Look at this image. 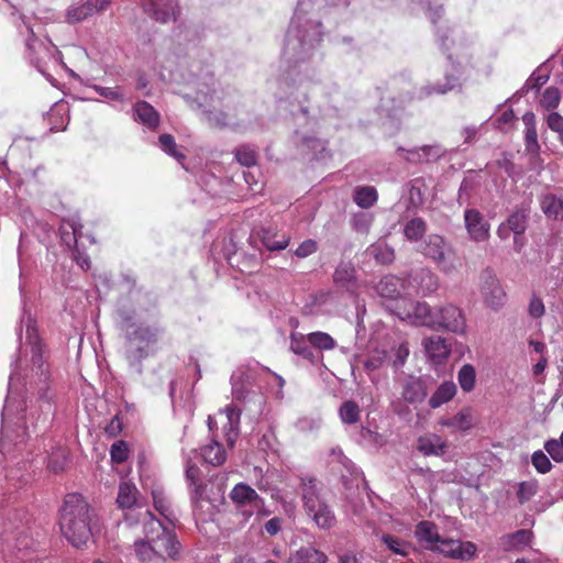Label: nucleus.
Masks as SVG:
<instances>
[{
  "instance_id": "f03ea898",
  "label": "nucleus",
  "mask_w": 563,
  "mask_h": 563,
  "mask_svg": "<svg viewBox=\"0 0 563 563\" xmlns=\"http://www.w3.org/2000/svg\"><path fill=\"white\" fill-rule=\"evenodd\" d=\"M144 515V538L134 540L132 554L136 563H177L181 559L183 545L175 532L166 528L151 510Z\"/></svg>"
},
{
  "instance_id": "cd10ccee",
  "label": "nucleus",
  "mask_w": 563,
  "mask_h": 563,
  "mask_svg": "<svg viewBox=\"0 0 563 563\" xmlns=\"http://www.w3.org/2000/svg\"><path fill=\"white\" fill-rule=\"evenodd\" d=\"M332 461L331 463H336L341 465L346 473L352 477V481L361 479L364 484V488H367V482L365 479L364 473L349 459L346 457L342 449L336 446L331 449Z\"/></svg>"
},
{
  "instance_id": "423d86ee",
  "label": "nucleus",
  "mask_w": 563,
  "mask_h": 563,
  "mask_svg": "<svg viewBox=\"0 0 563 563\" xmlns=\"http://www.w3.org/2000/svg\"><path fill=\"white\" fill-rule=\"evenodd\" d=\"M163 332L164 329L158 324H141L132 330L126 329L124 355L136 374H142V362L148 356V346L155 344Z\"/></svg>"
},
{
  "instance_id": "c9c22d12",
  "label": "nucleus",
  "mask_w": 563,
  "mask_h": 563,
  "mask_svg": "<svg viewBox=\"0 0 563 563\" xmlns=\"http://www.w3.org/2000/svg\"><path fill=\"white\" fill-rule=\"evenodd\" d=\"M367 254L373 257L377 263L388 265L395 260V251L386 242H377L367 249Z\"/></svg>"
},
{
  "instance_id": "0e129e2a",
  "label": "nucleus",
  "mask_w": 563,
  "mask_h": 563,
  "mask_svg": "<svg viewBox=\"0 0 563 563\" xmlns=\"http://www.w3.org/2000/svg\"><path fill=\"white\" fill-rule=\"evenodd\" d=\"M318 250V243L316 240L307 239L299 244L295 251V255L299 258H305L316 253Z\"/></svg>"
},
{
  "instance_id": "1a4fd4ad",
  "label": "nucleus",
  "mask_w": 563,
  "mask_h": 563,
  "mask_svg": "<svg viewBox=\"0 0 563 563\" xmlns=\"http://www.w3.org/2000/svg\"><path fill=\"white\" fill-rule=\"evenodd\" d=\"M449 33H450L449 29H446V30L437 29V36H438V42H439L440 48L442 49V52L444 54H446V58H448L449 63L451 64L452 71L445 73V76H444L445 82L444 84L428 85V86L423 87L422 90H423L424 95H427V96H430L432 93L445 95L449 91H452L455 89H457L460 91L462 89V84L460 81V77L462 75V68L459 65V63H455L453 60V54L449 52L450 45L446 44V42L450 40Z\"/></svg>"
},
{
  "instance_id": "e433bc0d",
  "label": "nucleus",
  "mask_w": 563,
  "mask_h": 563,
  "mask_svg": "<svg viewBox=\"0 0 563 563\" xmlns=\"http://www.w3.org/2000/svg\"><path fill=\"white\" fill-rule=\"evenodd\" d=\"M378 199V194L373 186L356 187L353 194V201L362 209L373 207Z\"/></svg>"
},
{
  "instance_id": "6e6552de",
  "label": "nucleus",
  "mask_w": 563,
  "mask_h": 563,
  "mask_svg": "<svg viewBox=\"0 0 563 563\" xmlns=\"http://www.w3.org/2000/svg\"><path fill=\"white\" fill-rule=\"evenodd\" d=\"M531 214V200L527 199L517 205L496 230V235L501 241L512 238V249L516 253H520L527 244L525 233L529 227Z\"/></svg>"
},
{
  "instance_id": "412c9836",
  "label": "nucleus",
  "mask_w": 563,
  "mask_h": 563,
  "mask_svg": "<svg viewBox=\"0 0 563 563\" xmlns=\"http://www.w3.org/2000/svg\"><path fill=\"white\" fill-rule=\"evenodd\" d=\"M305 510L320 529L328 530L335 525L336 518L334 512L322 499L306 507Z\"/></svg>"
},
{
  "instance_id": "f8f14e48",
  "label": "nucleus",
  "mask_w": 563,
  "mask_h": 563,
  "mask_svg": "<svg viewBox=\"0 0 563 563\" xmlns=\"http://www.w3.org/2000/svg\"><path fill=\"white\" fill-rule=\"evenodd\" d=\"M230 499L235 507L242 510L249 506L250 510H243V516L250 518L253 514L268 516L269 511L265 509V500L256 493L254 488L245 483H238L229 493Z\"/></svg>"
},
{
  "instance_id": "b1692460",
  "label": "nucleus",
  "mask_w": 563,
  "mask_h": 563,
  "mask_svg": "<svg viewBox=\"0 0 563 563\" xmlns=\"http://www.w3.org/2000/svg\"><path fill=\"white\" fill-rule=\"evenodd\" d=\"M206 490H201L200 487L191 488L190 503L192 508V515L196 521H207L213 514V505L211 500L205 496Z\"/></svg>"
},
{
  "instance_id": "49530a36",
  "label": "nucleus",
  "mask_w": 563,
  "mask_h": 563,
  "mask_svg": "<svg viewBox=\"0 0 563 563\" xmlns=\"http://www.w3.org/2000/svg\"><path fill=\"white\" fill-rule=\"evenodd\" d=\"M457 380L463 391L470 393L475 387L476 373L471 364H464L457 372Z\"/></svg>"
},
{
  "instance_id": "c756f323",
  "label": "nucleus",
  "mask_w": 563,
  "mask_h": 563,
  "mask_svg": "<svg viewBox=\"0 0 563 563\" xmlns=\"http://www.w3.org/2000/svg\"><path fill=\"white\" fill-rule=\"evenodd\" d=\"M260 238L263 245L269 251L285 250L289 244V238L285 234L278 235L277 231L273 228H262Z\"/></svg>"
},
{
  "instance_id": "58836bf2",
  "label": "nucleus",
  "mask_w": 563,
  "mask_h": 563,
  "mask_svg": "<svg viewBox=\"0 0 563 563\" xmlns=\"http://www.w3.org/2000/svg\"><path fill=\"white\" fill-rule=\"evenodd\" d=\"M153 505L154 508L162 517H164L168 522L174 523L176 520V516L170 508L169 501L166 498L163 490L154 489L152 490Z\"/></svg>"
},
{
  "instance_id": "bf43d9fd",
  "label": "nucleus",
  "mask_w": 563,
  "mask_h": 563,
  "mask_svg": "<svg viewBox=\"0 0 563 563\" xmlns=\"http://www.w3.org/2000/svg\"><path fill=\"white\" fill-rule=\"evenodd\" d=\"M528 313L533 319L542 318L545 314V306L543 300L533 294L528 305Z\"/></svg>"
},
{
  "instance_id": "6ab92c4d",
  "label": "nucleus",
  "mask_w": 563,
  "mask_h": 563,
  "mask_svg": "<svg viewBox=\"0 0 563 563\" xmlns=\"http://www.w3.org/2000/svg\"><path fill=\"white\" fill-rule=\"evenodd\" d=\"M289 338L290 351L294 354L302 357L312 365H317L322 361V353L312 349V345L309 343L307 336L299 332H291Z\"/></svg>"
},
{
  "instance_id": "052dcab7",
  "label": "nucleus",
  "mask_w": 563,
  "mask_h": 563,
  "mask_svg": "<svg viewBox=\"0 0 563 563\" xmlns=\"http://www.w3.org/2000/svg\"><path fill=\"white\" fill-rule=\"evenodd\" d=\"M128 445L124 441H117L111 445L110 456L115 463H122L128 459Z\"/></svg>"
},
{
  "instance_id": "603ef678",
  "label": "nucleus",
  "mask_w": 563,
  "mask_h": 563,
  "mask_svg": "<svg viewBox=\"0 0 563 563\" xmlns=\"http://www.w3.org/2000/svg\"><path fill=\"white\" fill-rule=\"evenodd\" d=\"M99 96L109 99L111 101L125 102L126 98L123 90L120 87H103L93 85L91 87Z\"/></svg>"
},
{
  "instance_id": "774afa93",
  "label": "nucleus",
  "mask_w": 563,
  "mask_h": 563,
  "mask_svg": "<svg viewBox=\"0 0 563 563\" xmlns=\"http://www.w3.org/2000/svg\"><path fill=\"white\" fill-rule=\"evenodd\" d=\"M89 16L82 4L73 5L67 10V20L70 23L81 22Z\"/></svg>"
},
{
  "instance_id": "0eeeda50",
  "label": "nucleus",
  "mask_w": 563,
  "mask_h": 563,
  "mask_svg": "<svg viewBox=\"0 0 563 563\" xmlns=\"http://www.w3.org/2000/svg\"><path fill=\"white\" fill-rule=\"evenodd\" d=\"M18 32L25 37V58L33 65L42 75L49 78L46 74V65L51 60H56L59 55L57 47L49 40H40L36 37L33 26L27 21L25 15H20L15 22Z\"/></svg>"
},
{
  "instance_id": "5701e85b",
  "label": "nucleus",
  "mask_w": 563,
  "mask_h": 563,
  "mask_svg": "<svg viewBox=\"0 0 563 563\" xmlns=\"http://www.w3.org/2000/svg\"><path fill=\"white\" fill-rule=\"evenodd\" d=\"M118 507L122 510H132L142 508L143 504L140 499V492L136 486L130 482H122L119 485L117 496Z\"/></svg>"
},
{
  "instance_id": "ea45409f",
  "label": "nucleus",
  "mask_w": 563,
  "mask_h": 563,
  "mask_svg": "<svg viewBox=\"0 0 563 563\" xmlns=\"http://www.w3.org/2000/svg\"><path fill=\"white\" fill-rule=\"evenodd\" d=\"M338 412L343 424H355L361 418L360 406L354 400L343 401Z\"/></svg>"
},
{
  "instance_id": "473e14b6",
  "label": "nucleus",
  "mask_w": 563,
  "mask_h": 563,
  "mask_svg": "<svg viewBox=\"0 0 563 563\" xmlns=\"http://www.w3.org/2000/svg\"><path fill=\"white\" fill-rule=\"evenodd\" d=\"M456 394V385L449 380L443 382L429 399V406L433 409L449 402Z\"/></svg>"
},
{
  "instance_id": "39448f33",
  "label": "nucleus",
  "mask_w": 563,
  "mask_h": 563,
  "mask_svg": "<svg viewBox=\"0 0 563 563\" xmlns=\"http://www.w3.org/2000/svg\"><path fill=\"white\" fill-rule=\"evenodd\" d=\"M97 519L93 509L80 494H68L60 509L59 526L63 536L75 548H80L93 536Z\"/></svg>"
},
{
  "instance_id": "f704fd0d",
  "label": "nucleus",
  "mask_w": 563,
  "mask_h": 563,
  "mask_svg": "<svg viewBox=\"0 0 563 563\" xmlns=\"http://www.w3.org/2000/svg\"><path fill=\"white\" fill-rule=\"evenodd\" d=\"M68 450L65 446L53 448L47 456V468L56 474L63 472L68 463Z\"/></svg>"
},
{
  "instance_id": "2f4dec72",
  "label": "nucleus",
  "mask_w": 563,
  "mask_h": 563,
  "mask_svg": "<svg viewBox=\"0 0 563 563\" xmlns=\"http://www.w3.org/2000/svg\"><path fill=\"white\" fill-rule=\"evenodd\" d=\"M227 422L223 426L222 430L224 433L225 441L229 446H233L235 440L239 434V424H240V411L234 407H227Z\"/></svg>"
},
{
  "instance_id": "7c9ffc66",
  "label": "nucleus",
  "mask_w": 563,
  "mask_h": 563,
  "mask_svg": "<svg viewBox=\"0 0 563 563\" xmlns=\"http://www.w3.org/2000/svg\"><path fill=\"white\" fill-rule=\"evenodd\" d=\"M301 496L303 501V508L321 500L320 488L318 486V479L310 475L300 476Z\"/></svg>"
},
{
  "instance_id": "79ce46f5",
  "label": "nucleus",
  "mask_w": 563,
  "mask_h": 563,
  "mask_svg": "<svg viewBox=\"0 0 563 563\" xmlns=\"http://www.w3.org/2000/svg\"><path fill=\"white\" fill-rule=\"evenodd\" d=\"M382 541L389 551L397 555L407 556L410 553V544L397 536L384 533Z\"/></svg>"
},
{
  "instance_id": "4468645a",
  "label": "nucleus",
  "mask_w": 563,
  "mask_h": 563,
  "mask_svg": "<svg viewBox=\"0 0 563 563\" xmlns=\"http://www.w3.org/2000/svg\"><path fill=\"white\" fill-rule=\"evenodd\" d=\"M396 152L404 161L410 164H427L437 162L445 153V151L439 144L422 145L409 150L402 146H398Z\"/></svg>"
},
{
  "instance_id": "e2e57ef3",
  "label": "nucleus",
  "mask_w": 563,
  "mask_h": 563,
  "mask_svg": "<svg viewBox=\"0 0 563 563\" xmlns=\"http://www.w3.org/2000/svg\"><path fill=\"white\" fill-rule=\"evenodd\" d=\"M543 448L554 462H563V448L559 444L556 439L545 441Z\"/></svg>"
},
{
  "instance_id": "5fc2aeb1",
  "label": "nucleus",
  "mask_w": 563,
  "mask_h": 563,
  "mask_svg": "<svg viewBox=\"0 0 563 563\" xmlns=\"http://www.w3.org/2000/svg\"><path fill=\"white\" fill-rule=\"evenodd\" d=\"M531 463L536 471L540 474H547L552 468L550 459L542 450H538L532 453Z\"/></svg>"
},
{
  "instance_id": "a18cd8bd",
  "label": "nucleus",
  "mask_w": 563,
  "mask_h": 563,
  "mask_svg": "<svg viewBox=\"0 0 563 563\" xmlns=\"http://www.w3.org/2000/svg\"><path fill=\"white\" fill-rule=\"evenodd\" d=\"M420 290L423 296L433 294L439 288V278L429 269H421L418 274Z\"/></svg>"
},
{
  "instance_id": "37998d69",
  "label": "nucleus",
  "mask_w": 563,
  "mask_h": 563,
  "mask_svg": "<svg viewBox=\"0 0 563 563\" xmlns=\"http://www.w3.org/2000/svg\"><path fill=\"white\" fill-rule=\"evenodd\" d=\"M233 154L236 162L242 166L252 167L257 163V153L249 144H242L234 148Z\"/></svg>"
},
{
  "instance_id": "4d7b16f0",
  "label": "nucleus",
  "mask_w": 563,
  "mask_h": 563,
  "mask_svg": "<svg viewBox=\"0 0 563 563\" xmlns=\"http://www.w3.org/2000/svg\"><path fill=\"white\" fill-rule=\"evenodd\" d=\"M433 547V551H438L449 558L457 559L459 540L440 538L439 542Z\"/></svg>"
},
{
  "instance_id": "72a5a7b5",
  "label": "nucleus",
  "mask_w": 563,
  "mask_h": 563,
  "mask_svg": "<svg viewBox=\"0 0 563 563\" xmlns=\"http://www.w3.org/2000/svg\"><path fill=\"white\" fill-rule=\"evenodd\" d=\"M81 229L82 225L77 221H64L59 228L62 242L68 247L76 246L82 234Z\"/></svg>"
},
{
  "instance_id": "4be33fe9",
  "label": "nucleus",
  "mask_w": 563,
  "mask_h": 563,
  "mask_svg": "<svg viewBox=\"0 0 563 563\" xmlns=\"http://www.w3.org/2000/svg\"><path fill=\"white\" fill-rule=\"evenodd\" d=\"M540 209L551 221H563V196L545 192L539 196Z\"/></svg>"
},
{
  "instance_id": "393cba45",
  "label": "nucleus",
  "mask_w": 563,
  "mask_h": 563,
  "mask_svg": "<svg viewBox=\"0 0 563 563\" xmlns=\"http://www.w3.org/2000/svg\"><path fill=\"white\" fill-rule=\"evenodd\" d=\"M328 555L311 544L302 545L289 555V563H328Z\"/></svg>"
},
{
  "instance_id": "ddd939ff",
  "label": "nucleus",
  "mask_w": 563,
  "mask_h": 563,
  "mask_svg": "<svg viewBox=\"0 0 563 563\" xmlns=\"http://www.w3.org/2000/svg\"><path fill=\"white\" fill-rule=\"evenodd\" d=\"M464 227L471 241L485 242L490 236V224L475 208H466L463 214Z\"/></svg>"
},
{
  "instance_id": "c85d7f7f",
  "label": "nucleus",
  "mask_w": 563,
  "mask_h": 563,
  "mask_svg": "<svg viewBox=\"0 0 563 563\" xmlns=\"http://www.w3.org/2000/svg\"><path fill=\"white\" fill-rule=\"evenodd\" d=\"M200 456L205 463L219 466L225 462L227 451L219 441L211 440L209 444L200 449Z\"/></svg>"
},
{
  "instance_id": "dca6fc26",
  "label": "nucleus",
  "mask_w": 563,
  "mask_h": 563,
  "mask_svg": "<svg viewBox=\"0 0 563 563\" xmlns=\"http://www.w3.org/2000/svg\"><path fill=\"white\" fill-rule=\"evenodd\" d=\"M144 11L159 23L176 19L177 0H141Z\"/></svg>"
},
{
  "instance_id": "680f3d73",
  "label": "nucleus",
  "mask_w": 563,
  "mask_h": 563,
  "mask_svg": "<svg viewBox=\"0 0 563 563\" xmlns=\"http://www.w3.org/2000/svg\"><path fill=\"white\" fill-rule=\"evenodd\" d=\"M243 376V373H234L231 376L232 395L236 400H244L246 398V390L242 382Z\"/></svg>"
},
{
  "instance_id": "338daca9",
  "label": "nucleus",
  "mask_w": 563,
  "mask_h": 563,
  "mask_svg": "<svg viewBox=\"0 0 563 563\" xmlns=\"http://www.w3.org/2000/svg\"><path fill=\"white\" fill-rule=\"evenodd\" d=\"M472 180L464 178L459 188L457 202L460 206L468 205L471 192L473 191Z\"/></svg>"
},
{
  "instance_id": "de8ad7c7",
  "label": "nucleus",
  "mask_w": 563,
  "mask_h": 563,
  "mask_svg": "<svg viewBox=\"0 0 563 563\" xmlns=\"http://www.w3.org/2000/svg\"><path fill=\"white\" fill-rule=\"evenodd\" d=\"M427 231V224L421 218L409 220L404 227V234L409 241H418Z\"/></svg>"
},
{
  "instance_id": "6e6d98bb",
  "label": "nucleus",
  "mask_w": 563,
  "mask_h": 563,
  "mask_svg": "<svg viewBox=\"0 0 563 563\" xmlns=\"http://www.w3.org/2000/svg\"><path fill=\"white\" fill-rule=\"evenodd\" d=\"M446 426L456 428L462 431L470 430L472 428V418L468 410H461L454 415Z\"/></svg>"
},
{
  "instance_id": "09e8293b",
  "label": "nucleus",
  "mask_w": 563,
  "mask_h": 563,
  "mask_svg": "<svg viewBox=\"0 0 563 563\" xmlns=\"http://www.w3.org/2000/svg\"><path fill=\"white\" fill-rule=\"evenodd\" d=\"M418 450L423 455H442L445 452V444L439 438L432 440L429 438H420L418 441Z\"/></svg>"
},
{
  "instance_id": "69168bd1",
  "label": "nucleus",
  "mask_w": 563,
  "mask_h": 563,
  "mask_svg": "<svg viewBox=\"0 0 563 563\" xmlns=\"http://www.w3.org/2000/svg\"><path fill=\"white\" fill-rule=\"evenodd\" d=\"M525 144L528 153H538L540 145L538 143V133L536 128L526 129L525 131Z\"/></svg>"
},
{
  "instance_id": "9b49d317",
  "label": "nucleus",
  "mask_w": 563,
  "mask_h": 563,
  "mask_svg": "<svg viewBox=\"0 0 563 563\" xmlns=\"http://www.w3.org/2000/svg\"><path fill=\"white\" fill-rule=\"evenodd\" d=\"M421 253L432 260L438 267L449 274L454 271L453 247L442 235L430 234L421 245Z\"/></svg>"
},
{
  "instance_id": "a878e982",
  "label": "nucleus",
  "mask_w": 563,
  "mask_h": 563,
  "mask_svg": "<svg viewBox=\"0 0 563 563\" xmlns=\"http://www.w3.org/2000/svg\"><path fill=\"white\" fill-rule=\"evenodd\" d=\"M415 537L419 543L428 550H434L435 543L439 542L441 536L438 532V526L428 520L420 521L415 530Z\"/></svg>"
},
{
  "instance_id": "c03bdc74",
  "label": "nucleus",
  "mask_w": 563,
  "mask_h": 563,
  "mask_svg": "<svg viewBox=\"0 0 563 563\" xmlns=\"http://www.w3.org/2000/svg\"><path fill=\"white\" fill-rule=\"evenodd\" d=\"M185 466V477L188 484L189 493L191 492V488L198 487H200L201 490H206V485L200 479V468L195 463H192L190 456L186 459Z\"/></svg>"
},
{
  "instance_id": "a19ab883",
  "label": "nucleus",
  "mask_w": 563,
  "mask_h": 563,
  "mask_svg": "<svg viewBox=\"0 0 563 563\" xmlns=\"http://www.w3.org/2000/svg\"><path fill=\"white\" fill-rule=\"evenodd\" d=\"M309 343L312 345V349L322 353V351H329L334 349L335 341L334 339L327 332L316 331L311 332L307 335Z\"/></svg>"
},
{
  "instance_id": "4c0bfd02",
  "label": "nucleus",
  "mask_w": 563,
  "mask_h": 563,
  "mask_svg": "<svg viewBox=\"0 0 563 563\" xmlns=\"http://www.w3.org/2000/svg\"><path fill=\"white\" fill-rule=\"evenodd\" d=\"M531 540L532 532L530 530L520 529L514 533L505 536L503 545L506 551H511L529 545Z\"/></svg>"
},
{
  "instance_id": "8fccbe9b",
  "label": "nucleus",
  "mask_w": 563,
  "mask_h": 563,
  "mask_svg": "<svg viewBox=\"0 0 563 563\" xmlns=\"http://www.w3.org/2000/svg\"><path fill=\"white\" fill-rule=\"evenodd\" d=\"M158 144L163 152L174 157L178 162L185 159V155L177 150V145L173 135L168 133L161 134L158 137Z\"/></svg>"
},
{
  "instance_id": "7ed1b4c3",
  "label": "nucleus",
  "mask_w": 563,
  "mask_h": 563,
  "mask_svg": "<svg viewBox=\"0 0 563 563\" xmlns=\"http://www.w3.org/2000/svg\"><path fill=\"white\" fill-rule=\"evenodd\" d=\"M24 512L8 510L0 514V553L5 563H35L38 543L29 534Z\"/></svg>"
},
{
  "instance_id": "3c124183",
  "label": "nucleus",
  "mask_w": 563,
  "mask_h": 563,
  "mask_svg": "<svg viewBox=\"0 0 563 563\" xmlns=\"http://www.w3.org/2000/svg\"><path fill=\"white\" fill-rule=\"evenodd\" d=\"M539 489V483L537 479H530L520 482L517 489L518 501L523 505L529 501Z\"/></svg>"
},
{
  "instance_id": "bb28decb",
  "label": "nucleus",
  "mask_w": 563,
  "mask_h": 563,
  "mask_svg": "<svg viewBox=\"0 0 563 563\" xmlns=\"http://www.w3.org/2000/svg\"><path fill=\"white\" fill-rule=\"evenodd\" d=\"M375 290L379 297L395 300L401 296L402 280L395 275H386L377 283Z\"/></svg>"
},
{
  "instance_id": "9d476101",
  "label": "nucleus",
  "mask_w": 563,
  "mask_h": 563,
  "mask_svg": "<svg viewBox=\"0 0 563 563\" xmlns=\"http://www.w3.org/2000/svg\"><path fill=\"white\" fill-rule=\"evenodd\" d=\"M478 287L482 301L487 309L498 312L506 306L507 292L492 268L481 273Z\"/></svg>"
},
{
  "instance_id": "f3484780",
  "label": "nucleus",
  "mask_w": 563,
  "mask_h": 563,
  "mask_svg": "<svg viewBox=\"0 0 563 563\" xmlns=\"http://www.w3.org/2000/svg\"><path fill=\"white\" fill-rule=\"evenodd\" d=\"M422 346L426 355L434 364H442L451 354V344L445 338L431 335L423 339Z\"/></svg>"
},
{
  "instance_id": "20e7f679",
  "label": "nucleus",
  "mask_w": 563,
  "mask_h": 563,
  "mask_svg": "<svg viewBox=\"0 0 563 563\" xmlns=\"http://www.w3.org/2000/svg\"><path fill=\"white\" fill-rule=\"evenodd\" d=\"M397 316L413 325L426 327L433 331H444L461 336L467 332L465 313L462 308L453 303L432 307L426 301H416L410 303L409 310L398 312Z\"/></svg>"
},
{
  "instance_id": "2eb2a0df",
  "label": "nucleus",
  "mask_w": 563,
  "mask_h": 563,
  "mask_svg": "<svg viewBox=\"0 0 563 563\" xmlns=\"http://www.w3.org/2000/svg\"><path fill=\"white\" fill-rule=\"evenodd\" d=\"M333 284L341 290L351 296H355L358 290V279L355 266L350 261H342L335 267L332 275Z\"/></svg>"
},
{
  "instance_id": "f257e3e1",
  "label": "nucleus",
  "mask_w": 563,
  "mask_h": 563,
  "mask_svg": "<svg viewBox=\"0 0 563 563\" xmlns=\"http://www.w3.org/2000/svg\"><path fill=\"white\" fill-rule=\"evenodd\" d=\"M18 357L11 363L8 396L1 412L0 451L48 429L55 410L48 395L49 371L36 321L25 309L16 329Z\"/></svg>"
},
{
  "instance_id": "864d4df0",
  "label": "nucleus",
  "mask_w": 563,
  "mask_h": 563,
  "mask_svg": "<svg viewBox=\"0 0 563 563\" xmlns=\"http://www.w3.org/2000/svg\"><path fill=\"white\" fill-rule=\"evenodd\" d=\"M561 100V92L556 87H548L542 95L540 104L547 110H553L558 108Z\"/></svg>"
},
{
  "instance_id": "a211bd4d",
  "label": "nucleus",
  "mask_w": 563,
  "mask_h": 563,
  "mask_svg": "<svg viewBox=\"0 0 563 563\" xmlns=\"http://www.w3.org/2000/svg\"><path fill=\"white\" fill-rule=\"evenodd\" d=\"M133 120L142 124L145 129L155 131L159 126L161 114L147 101H136L132 108Z\"/></svg>"
},
{
  "instance_id": "aec40b11",
  "label": "nucleus",
  "mask_w": 563,
  "mask_h": 563,
  "mask_svg": "<svg viewBox=\"0 0 563 563\" xmlns=\"http://www.w3.org/2000/svg\"><path fill=\"white\" fill-rule=\"evenodd\" d=\"M401 397L408 404L422 402L427 395L426 382L421 377L407 376L402 382Z\"/></svg>"
},
{
  "instance_id": "13d9d810",
  "label": "nucleus",
  "mask_w": 563,
  "mask_h": 563,
  "mask_svg": "<svg viewBox=\"0 0 563 563\" xmlns=\"http://www.w3.org/2000/svg\"><path fill=\"white\" fill-rule=\"evenodd\" d=\"M373 216L365 212H358L352 218V228L357 232H367L372 225Z\"/></svg>"
}]
</instances>
